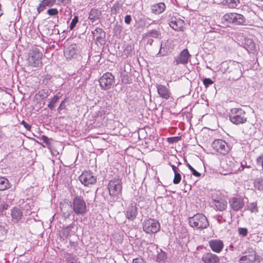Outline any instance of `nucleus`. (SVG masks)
I'll return each instance as SVG.
<instances>
[{
    "instance_id": "1",
    "label": "nucleus",
    "mask_w": 263,
    "mask_h": 263,
    "mask_svg": "<svg viewBox=\"0 0 263 263\" xmlns=\"http://www.w3.org/2000/svg\"><path fill=\"white\" fill-rule=\"evenodd\" d=\"M109 192V200L111 202L117 200L120 197L122 193V181L119 178H114L109 181L108 186Z\"/></svg>"
},
{
    "instance_id": "2",
    "label": "nucleus",
    "mask_w": 263,
    "mask_h": 263,
    "mask_svg": "<svg viewBox=\"0 0 263 263\" xmlns=\"http://www.w3.org/2000/svg\"><path fill=\"white\" fill-rule=\"evenodd\" d=\"M221 71L223 73H232L233 79H237L241 75V65L235 61L223 62L221 64Z\"/></svg>"
},
{
    "instance_id": "3",
    "label": "nucleus",
    "mask_w": 263,
    "mask_h": 263,
    "mask_svg": "<svg viewBox=\"0 0 263 263\" xmlns=\"http://www.w3.org/2000/svg\"><path fill=\"white\" fill-rule=\"evenodd\" d=\"M42 52L36 47H33L28 53L27 64L28 66L33 68L41 67L42 65Z\"/></svg>"
},
{
    "instance_id": "4",
    "label": "nucleus",
    "mask_w": 263,
    "mask_h": 263,
    "mask_svg": "<svg viewBox=\"0 0 263 263\" xmlns=\"http://www.w3.org/2000/svg\"><path fill=\"white\" fill-rule=\"evenodd\" d=\"M229 119L234 124H243L247 121L246 112L241 108H233L229 112Z\"/></svg>"
},
{
    "instance_id": "5",
    "label": "nucleus",
    "mask_w": 263,
    "mask_h": 263,
    "mask_svg": "<svg viewBox=\"0 0 263 263\" xmlns=\"http://www.w3.org/2000/svg\"><path fill=\"white\" fill-rule=\"evenodd\" d=\"M188 221L190 226L196 229L202 230L209 226L206 217L202 214H197L193 217H189Z\"/></svg>"
},
{
    "instance_id": "6",
    "label": "nucleus",
    "mask_w": 263,
    "mask_h": 263,
    "mask_svg": "<svg viewBox=\"0 0 263 263\" xmlns=\"http://www.w3.org/2000/svg\"><path fill=\"white\" fill-rule=\"evenodd\" d=\"M71 207L77 215H83L86 212V204L81 196H76L72 199Z\"/></svg>"
},
{
    "instance_id": "7",
    "label": "nucleus",
    "mask_w": 263,
    "mask_h": 263,
    "mask_svg": "<svg viewBox=\"0 0 263 263\" xmlns=\"http://www.w3.org/2000/svg\"><path fill=\"white\" fill-rule=\"evenodd\" d=\"M142 225L143 231L147 234L156 233L160 228L159 222L157 220L153 218L145 219Z\"/></svg>"
},
{
    "instance_id": "8",
    "label": "nucleus",
    "mask_w": 263,
    "mask_h": 263,
    "mask_svg": "<svg viewBox=\"0 0 263 263\" xmlns=\"http://www.w3.org/2000/svg\"><path fill=\"white\" fill-rule=\"evenodd\" d=\"M221 165L227 172L225 174H236L238 170H240L239 163L235 161L233 159H226L221 162Z\"/></svg>"
},
{
    "instance_id": "9",
    "label": "nucleus",
    "mask_w": 263,
    "mask_h": 263,
    "mask_svg": "<svg viewBox=\"0 0 263 263\" xmlns=\"http://www.w3.org/2000/svg\"><path fill=\"white\" fill-rule=\"evenodd\" d=\"M102 89L106 90L111 88L115 82V77L110 72L104 73L99 80Z\"/></svg>"
},
{
    "instance_id": "10",
    "label": "nucleus",
    "mask_w": 263,
    "mask_h": 263,
    "mask_svg": "<svg viewBox=\"0 0 263 263\" xmlns=\"http://www.w3.org/2000/svg\"><path fill=\"white\" fill-rule=\"evenodd\" d=\"M212 146L217 152L223 155L227 154L230 151V147L227 143L221 139L215 140L213 142Z\"/></svg>"
},
{
    "instance_id": "11",
    "label": "nucleus",
    "mask_w": 263,
    "mask_h": 263,
    "mask_svg": "<svg viewBox=\"0 0 263 263\" xmlns=\"http://www.w3.org/2000/svg\"><path fill=\"white\" fill-rule=\"evenodd\" d=\"M81 182L86 186L95 184L97 181V178L90 171L83 172L79 177Z\"/></svg>"
},
{
    "instance_id": "12",
    "label": "nucleus",
    "mask_w": 263,
    "mask_h": 263,
    "mask_svg": "<svg viewBox=\"0 0 263 263\" xmlns=\"http://www.w3.org/2000/svg\"><path fill=\"white\" fill-rule=\"evenodd\" d=\"M191 54L187 49H183L178 56L175 58L173 62L174 65L177 66L179 64L185 65L188 63Z\"/></svg>"
},
{
    "instance_id": "13",
    "label": "nucleus",
    "mask_w": 263,
    "mask_h": 263,
    "mask_svg": "<svg viewBox=\"0 0 263 263\" xmlns=\"http://www.w3.org/2000/svg\"><path fill=\"white\" fill-rule=\"evenodd\" d=\"M229 204L232 210L234 211H238L243 207L245 202L242 197L236 196L231 198Z\"/></svg>"
},
{
    "instance_id": "14",
    "label": "nucleus",
    "mask_w": 263,
    "mask_h": 263,
    "mask_svg": "<svg viewBox=\"0 0 263 263\" xmlns=\"http://www.w3.org/2000/svg\"><path fill=\"white\" fill-rule=\"evenodd\" d=\"M209 245L211 250L217 253H220L224 247L223 241L219 239H212L209 241Z\"/></svg>"
},
{
    "instance_id": "15",
    "label": "nucleus",
    "mask_w": 263,
    "mask_h": 263,
    "mask_svg": "<svg viewBox=\"0 0 263 263\" xmlns=\"http://www.w3.org/2000/svg\"><path fill=\"white\" fill-rule=\"evenodd\" d=\"M64 56L67 59L76 58L78 56V50L76 45H71L67 47L64 51Z\"/></svg>"
},
{
    "instance_id": "16",
    "label": "nucleus",
    "mask_w": 263,
    "mask_h": 263,
    "mask_svg": "<svg viewBox=\"0 0 263 263\" xmlns=\"http://www.w3.org/2000/svg\"><path fill=\"white\" fill-rule=\"evenodd\" d=\"M138 214L137 208L135 204L131 203L127 208L125 216L129 220L133 221Z\"/></svg>"
},
{
    "instance_id": "17",
    "label": "nucleus",
    "mask_w": 263,
    "mask_h": 263,
    "mask_svg": "<svg viewBox=\"0 0 263 263\" xmlns=\"http://www.w3.org/2000/svg\"><path fill=\"white\" fill-rule=\"evenodd\" d=\"M201 259L204 263H219V257L210 252L203 254Z\"/></svg>"
},
{
    "instance_id": "18",
    "label": "nucleus",
    "mask_w": 263,
    "mask_h": 263,
    "mask_svg": "<svg viewBox=\"0 0 263 263\" xmlns=\"http://www.w3.org/2000/svg\"><path fill=\"white\" fill-rule=\"evenodd\" d=\"M156 88L158 93L161 98L166 100L170 98L171 93L170 89L166 86L161 84H157Z\"/></svg>"
},
{
    "instance_id": "19",
    "label": "nucleus",
    "mask_w": 263,
    "mask_h": 263,
    "mask_svg": "<svg viewBox=\"0 0 263 263\" xmlns=\"http://www.w3.org/2000/svg\"><path fill=\"white\" fill-rule=\"evenodd\" d=\"M213 202L216 210L223 211L227 208V201L223 198H217L216 199H213Z\"/></svg>"
},
{
    "instance_id": "20",
    "label": "nucleus",
    "mask_w": 263,
    "mask_h": 263,
    "mask_svg": "<svg viewBox=\"0 0 263 263\" xmlns=\"http://www.w3.org/2000/svg\"><path fill=\"white\" fill-rule=\"evenodd\" d=\"M184 22L181 19L172 18L169 23L170 26L177 31H182Z\"/></svg>"
},
{
    "instance_id": "21",
    "label": "nucleus",
    "mask_w": 263,
    "mask_h": 263,
    "mask_svg": "<svg viewBox=\"0 0 263 263\" xmlns=\"http://www.w3.org/2000/svg\"><path fill=\"white\" fill-rule=\"evenodd\" d=\"M102 16L101 11L96 8H92L91 9L89 13L88 18L92 23L96 22V21H99Z\"/></svg>"
},
{
    "instance_id": "22",
    "label": "nucleus",
    "mask_w": 263,
    "mask_h": 263,
    "mask_svg": "<svg viewBox=\"0 0 263 263\" xmlns=\"http://www.w3.org/2000/svg\"><path fill=\"white\" fill-rule=\"evenodd\" d=\"M256 259V252L252 250L247 255L242 256L239 259L240 263H253Z\"/></svg>"
},
{
    "instance_id": "23",
    "label": "nucleus",
    "mask_w": 263,
    "mask_h": 263,
    "mask_svg": "<svg viewBox=\"0 0 263 263\" xmlns=\"http://www.w3.org/2000/svg\"><path fill=\"white\" fill-rule=\"evenodd\" d=\"M243 47L250 53H254L257 51V47L252 39H246Z\"/></svg>"
},
{
    "instance_id": "24",
    "label": "nucleus",
    "mask_w": 263,
    "mask_h": 263,
    "mask_svg": "<svg viewBox=\"0 0 263 263\" xmlns=\"http://www.w3.org/2000/svg\"><path fill=\"white\" fill-rule=\"evenodd\" d=\"M55 0H43L37 8L39 13L43 11L46 7H52L55 3Z\"/></svg>"
},
{
    "instance_id": "25",
    "label": "nucleus",
    "mask_w": 263,
    "mask_h": 263,
    "mask_svg": "<svg viewBox=\"0 0 263 263\" xmlns=\"http://www.w3.org/2000/svg\"><path fill=\"white\" fill-rule=\"evenodd\" d=\"M70 206L67 203H63L60 204V209L63 216L65 218H68L70 216L72 211L70 209Z\"/></svg>"
},
{
    "instance_id": "26",
    "label": "nucleus",
    "mask_w": 263,
    "mask_h": 263,
    "mask_svg": "<svg viewBox=\"0 0 263 263\" xmlns=\"http://www.w3.org/2000/svg\"><path fill=\"white\" fill-rule=\"evenodd\" d=\"M166 6L164 3H159L153 5L152 11L156 14H159L162 13L165 9Z\"/></svg>"
},
{
    "instance_id": "27",
    "label": "nucleus",
    "mask_w": 263,
    "mask_h": 263,
    "mask_svg": "<svg viewBox=\"0 0 263 263\" xmlns=\"http://www.w3.org/2000/svg\"><path fill=\"white\" fill-rule=\"evenodd\" d=\"M74 224L71 223L69 226H67L65 228H64L61 232V235L62 237L65 238H67L69 236L72 234H74L76 233V231H72V229L74 228Z\"/></svg>"
},
{
    "instance_id": "28",
    "label": "nucleus",
    "mask_w": 263,
    "mask_h": 263,
    "mask_svg": "<svg viewBox=\"0 0 263 263\" xmlns=\"http://www.w3.org/2000/svg\"><path fill=\"white\" fill-rule=\"evenodd\" d=\"M11 216L14 222H18L23 216L22 211L18 208H14L11 210Z\"/></svg>"
},
{
    "instance_id": "29",
    "label": "nucleus",
    "mask_w": 263,
    "mask_h": 263,
    "mask_svg": "<svg viewBox=\"0 0 263 263\" xmlns=\"http://www.w3.org/2000/svg\"><path fill=\"white\" fill-rule=\"evenodd\" d=\"M92 33L93 38L98 41H100V40L103 39L105 34V32L101 28H97L94 31H92Z\"/></svg>"
},
{
    "instance_id": "30",
    "label": "nucleus",
    "mask_w": 263,
    "mask_h": 263,
    "mask_svg": "<svg viewBox=\"0 0 263 263\" xmlns=\"http://www.w3.org/2000/svg\"><path fill=\"white\" fill-rule=\"evenodd\" d=\"M11 184L9 180L4 177H0V191H5L9 189Z\"/></svg>"
},
{
    "instance_id": "31",
    "label": "nucleus",
    "mask_w": 263,
    "mask_h": 263,
    "mask_svg": "<svg viewBox=\"0 0 263 263\" xmlns=\"http://www.w3.org/2000/svg\"><path fill=\"white\" fill-rule=\"evenodd\" d=\"M160 35V32L158 30L152 29L148 30L147 32L144 33V37L145 38L151 37L154 38H158Z\"/></svg>"
},
{
    "instance_id": "32",
    "label": "nucleus",
    "mask_w": 263,
    "mask_h": 263,
    "mask_svg": "<svg viewBox=\"0 0 263 263\" xmlns=\"http://www.w3.org/2000/svg\"><path fill=\"white\" fill-rule=\"evenodd\" d=\"M244 22L245 18L242 15L234 13L233 24L235 25H240L242 24Z\"/></svg>"
},
{
    "instance_id": "33",
    "label": "nucleus",
    "mask_w": 263,
    "mask_h": 263,
    "mask_svg": "<svg viewBox=\"0 0 263 263\" xmlns=\"http://www.w3.org/2000/svg\"><path fill=\"white\" fill-rule=\"evenodd\" d=\"M61 95L60 93H57L55 96H54L52 98L51 101L48 104V107L50 109H53L56 106V103L58 102V101L60 99V98H61Z\"/></svg>"
},
{
    "instance_id": "34",
    "label": "nucleus",
    "mask_w": 263,
    "mask_h": 263,
    "mask_svg": "<svg viewBox=\"0 0 263 263\" xmlns=\"http://www.w3.org/2000/svg\"><path fill=\"white\" fill-rule=\"evenodd\" d=\"M254 186L259 191H263V178H258L254 181Z\"/></svg>"
},
{
    "instance_id": "35",
    "label": "nucleus",
    "mask_w": 263,
    "mask_h": 263,
    "mask_svg": "<svg viewBox=\"0 0 263 263\" xmlns=\"http://www.w3.org/2000/svg\"><path fill=\"white\" fill-rule=\"evenodd\" d=\"M247 210L250 211L251 213L258 212V208L256 202H252L247 205Z\"/></svg>"
},
{
    "instance_id": "36",
    "label": "nucleus",
    "mask_w": 263,
    "mask_h": 263,
    "mask_svg": "<svg viewBox=\"0 0 263 263\" xmlns=\"http://www.w3.org/2000/svg\"><path fill=\"white\" fill-rule=\"evenodd\" d=\"M253 125L249 124L243 128V133L246 135H251L253 133Z\"/></svg>"
},
{
    "instance_id": "37",
    "label": "nucleus",
    "mask_w": 263,
    "mask_h": 263,
    "mask_svg": "<svg viewBox=\"0 0 263 263\" xmlns=\"http://www.w3.org/2000/svg\"><path fill=\"white\" fill-rule=\"evenodd\" d=\"M228 6L230 8H236L239 3V0H227Z\"/></svg>"
},
{
    "instance_id": "38",
    "label": "nucleus",
    "mask_w": 263,
    "mask_h": 263,
    "mask_svg": "<svg viewBox=\"0 0 263 263\" xmlns=\"http://www.w3.org/2000/svg\"><path fill=\"white\" fill-rule=\"evenodd\" d=\"M234 15V13H227L223 16V19L228 23H233Z\"/></svg>"
},
{
    "instance_id": "39",
    "label": "nucleus",
    "mask_w": 263,
    "mask_h": 263,
    "mask_svg": "<svg viewBox=\"0 0 263 263\" xmlns=\"http://www.w3.org/2000/svg\"><path fill=\"white\" fill-rule=\"evenodd\" d=\"M166 258V253L162 251V250H160L159 252H158V254L157 256V260L158 261H163Z\"/></svg>"
},
{
    "instance_id": "40",
    "label": "nucleus",
    "mask_w": 263,
    "mask_h": 263,
    "mask_svg": "<svg viewBox=\"0 0 263 263\" xmlns=\"http://www.w3.org/2000/svg\"><path fill=\"white\" fill-rule=\"evenodd\" d=\"M175 176L173 179V183L175 184H178L180 182L181 179V176L180 174V171L175 172L174 173Z\"/></svg>"
},
{
    "instance_id": "41",
    "label": "nucleus",
    "mask_w": 263,
    "mask_h": 263,
    "mask_svg": "<svg viewBox=\"0 0 263 263\" xmlns=\"http://www.w3.org/2000/svg\"><path fill=\"white\" fill-rule=\"evenodd\" d=\"M79 21V18L77 16H75L74 18L72 20V21L70 24L69 28L70 30H73L74 28L76 27L77 24Z\"/></svg>"
},
{
    "instance_id": "42",
    "label": "nucleus",
    "mask_w": 263,
    "mask_h": 263,
    "mask_svg": "<svg viewBox=\"0 0 263 263\" xmlns=\"http://www.w3.org/2000/svg\"><path fill=\"white\" fill-rule=\"evenodd\" d=\"M47 13L50 16L57 15L59 13V11L57 8H51L47 10Z\"/></svg>"
},
{
    "instance_id": "43",
    "label": "nucleus",
    "mask_w": 263,
    "mask_h": 263,
    "mask_svg": "<svg viewBox=\"0 0 263 263\" xmlns=\"http://www.w3.org/2000/svg\"><path fill=\"white\" fill-rule=\"evenodd\" d=\"M256 162L258 166H261L262 171H263V155L258 157L256 159Z\"/></svg>"
},
{
    "instance_id": "44",
    "label": "nucleus",
    "mask_w": 263,
    "mask_h": 263,
    "mask_svg": "<svg viewBox=\"0 0 263 263\" xmlns=\"http://www.w3.org/2000/svg\"><path fill=\"white\" fill-rule=\"evenodd\" d=\"M187 166L189 167V168L192 171L193 175H194L196 177L200 176L201 174L197 171H196L190 164L187 163Z\"/></svg>"
},
{
    "instance_id": "45",
    "label": "nucleus",
    "mask_w": 263,
    "mask_h": 263,
    "mask_svg": "<svg viewBox=\"0 0 263 263\" xmlns=\"http://www.w3.org/2000/svg\"><path fill=\"white\" fill-rule=\"evenodd\" d=\"M203 83L205 87H208L209 85L213 83V81L210 78H204L203 80Z\"/></svg>"
},
{
    "instance_id": "46",
    "label": "nucleus",
    "mask_w": 263,
    "mask_h": 263,
    "mask_svg": "<svg viewBox=\"0 0 263 263\" xmlns=\"http://www.w3.org/2000/svg\"><path fill=\"white\" fill-rule=\"evenodd\" d=\"M239 233L243 236H246L248 234V230L246 228H239L238 229Z\"/></svg>"
},
{
    "instance_id": "47",
    "label": "nucleus",
    "mask_w": 263,
    "mask_h": 263,
    "mask_svg": "<svg viewBox=\"0 0 263 263\" xmlns=\"http://www.w3.org/2000/svg\"><path fill=\"white\" fill-rule=\"evenodd\" d=\"M41 139L44 143H46L48 146H50L49 139L47 137L44 135L42 136Z\"/></svg>"
},
{
    "instance_id": "48",
    "label": "nucleus",
    "mask_w": 263,
    "mask_h": 263,
    "mask_svg": "<svg viewBox=\"0 0 263 263\" xmlns=\"http://www.w3.org/2000/svg\"><path fill=\"white\" fill-rule=\"evenodd\" d=\"M132 263H145V262L142 258L138 257L134 259Z\"/></svg>"
},
{
    "instance_id": "49",
    "label": "nucleus",
    "mask_w": 263,
    "mask_h": 263,
    "mask_svg": "<svg viewBox=\"0 0 263 263\" xmlns=\"http://www.w3.org/2000/svg\"><path fill=\"white\" fill-rule=\"evenodd\" d=\"M21 124L24 126V127L28 130H30L31 126L27 124L25 121L23 120Z\"/></svg>"
},
{
    "instance_id": "50",
    "label": "nucleus",
    "mask_w": 263,
    "mask_h": 263,
    "mask_svg": "<svg viewBox=\"0 0 263 263\" xmlns=\"http://www.w3.org/2000/svg\"><path fill=\"white\" fill-rule=\"evenodd\" d=\"M132 21V17L130 15H127L125 17V23L127 24H129Z\"/></svg>"
},
{
    "instance_id": "51",
    "label": "nucleus",
    "mask_w": 263,
    "mask_h": 263,
    "mask_svg": "<svg viewBox=\"0 0 263 263\" xmlns=\"http://www.w3.org/2000/svg\"><path fill=\"white\" fill-rule=\"evenodd\" d=\"M0 233L2 234H4L7 233V230L3 224L0 225Z\"/></svg>"
},
{
    "instance_id": "52",
    "label": "nucleus",
    "mask_w": 263,
    "mask_h": 263,
    "mask_svg": "<svg viewBox=\"0 0 263 263\" xmlns=\"http://www.w3.org/2000/svg\"><path fill=\"white\" fill-rule=\"evenodd\" d=\"M172 168V170L174 172V173H175V172H180V170L179 169L176 167V166H175L174 165H171Z\"/></svg>"
},
{
    "instance_id": "53",
    "label": "nucleus",
    "mask_w": 263,
    "mask_h": 263,
    "mask_svg": "<svg viewBox=\"0 0 263 263\" xmlns=\"http://www.w3.org/2000/svg\"><path fill=\"white\" fill-rule=\"evenodd\" d=\"M65 108V105H64V101H63V102H61V103L60 104L59 108H58V110H61Z\"/></svg>"
},
{
    "instance_id": "54",
    "label": "nucleus",
    "mask_w": 263,
    "mask_h": 263,
    "mask_svg": "<svg viewBox=\"0 0 263 263\" xmlns=\"http://www.w3.org/2000/svg\"><path fill=\"white\" fill-rule=\"evenodd\" d=\"M178 137H173V138H169V142H176L177 140L178 139Z\"/></svg>"
},
{
    "instance_id": "55",
    "label": "nucleus",
    "mask_w": 263,
    "mask_h": 263,
    "mask_svg": "<svg viewBox=\"0 0 263 263\" xmlns=\"http://www.w3.org/2000/svg\"><path fill=\"white\" fill-rule=\"evenodd\" d=\"M246 164H244L242 162L241 163L240 166H239V167H240V170H238V171H242L244 169V167Z\"/></svg>"
},
{
    "instance_id": "56",
    "label": "nucleus",
    "mask_w": 263,
    "mask_h": 263,
    "mask_svg": "<svg viewBox=\"0 0 263 263\" xmlns=\"http://www.w3.org/2000/svg\"><path fill=\"white\" fill-rule=\"evenodd\" d=\"M59 2L63 4H66L68 2V0H58Z\"/></svg>"
},
{
    "instance_id": "57",
    "label": "nucleus",
    "mask_w": 263,
    "mask_h": 263,
    "mask_svg": "<svg viewBox=\"0 0 263 263\" xmlns=\"http://www.w3.org/2000/svg\"><path fill=\"white\" fill-rule=\"evenodd\" d=\"M3 206V209H6L8 207V205L7 204H4Z\"/></svg>"
},
{
    "instance_id": "58",
    "label": "nucleus",
    "mask_w": 263,
    "mask_h": 263,
    "mask_svg": "<svg viewBox=\"0 0 263 263\" xmlns=\"http://www.w3.org/2000/svg\"><path fill=\"white\" fill-rule=\"evenodd\" d=\"M217 221H218V222L219 223H221V219H220L218 218Z\"/></svg>"
},
{
    "instance_id": "59",
    "label": "nucleus",
    "mask_w": 263,
    "mask_h": 263,
    "mask_svg": "<svg viewBox=\"0 0 263 263\" xmlns=\"http://www.w3.org/2000/svg\"><path fill=\"white\" fill-rule=\"evenodd\" d=\"M163 49V48L161 47V48H160V51H159V53H161V51H162V50Z\"/></svg>"
},
{
    "instance_id": "60",
    "label": "nucleus",
    "mask_w": 263,
    "mask_h": 263,
    "mask_svg": "<svg viewBox=\"0 0 263 263\" xmlns=\"http://www.w3.org/2000/svg\"><path fill=\"white\" fill-rule=\"evenodd\" d=\"M245 164H246V167H247V168H250V166H247L246 165V162H245Z\"/></svg>"
},
{
    "instance_id": "61",
    "label": "nucleus",
    "mask_w": 263,
    "mask_h": 263,
    "mask_svg": "<svg viewBox=\"0 0 263 263\" xmlns=\"http://www.w3.org/2000/svg\"><path fill=\"white\" fill-rule=\"evenodd\" d=\"M257 170H255V169H252V172H254V171H256Z\"/></svg>"
},
{
    "instance_id": "62",
    "label": "nucleus",
    "mask_w": 263,
    "mask_h": 263,
    "mask_svg": "<svg viewBox=\"0 0 263 263\" xmlns=\"http://www.w3.org/2000/svg\"><path fill=\"white\" fill-rule=\"evenodd\" d=\"M148 42H149V43H152L153 42V40H151V41H149V40H148Z\"/></svg>"
},
{
    "instance_id": "63",
    "label": "nucleus",
    "mask_w": 263,
    "mask_h": 263,
    "mask_svg": "<svg viewBox=\"0 0 263 263\" xmlns=\"http://www.w3.org/2000/svg\"><path fill=\"white\" fill-rule=\"evenodd\" d=\"M148 42H149V43H152L153 42V40H151V41H149V40H148Z\"/></svg>"
},
{
    "instance_id": "64",
    "label": "nucleus",
    "mask_w": 263,
    "mask_h": 263,
    "mask_svg": "<svg viewBox=\"0 0 263 263\" xmlns=\"http://www.w3.org/2000/svg\"><path fill=\"white\" fill-rule=\"evenodd\" d=\"M148 42H149V43H152L153 42V40H151V41H149V40H148Z\"/></svg>"
}]
</instances>
